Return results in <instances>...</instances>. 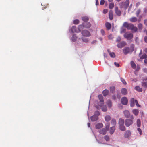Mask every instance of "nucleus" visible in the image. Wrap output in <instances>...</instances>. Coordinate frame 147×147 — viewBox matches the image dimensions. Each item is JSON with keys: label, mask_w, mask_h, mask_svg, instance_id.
<instances>
[{"label": "nucleus", "mask_w": 147, "mask_h": 147, "mask_svg": "<svg viewBox=\"0 0 147 147\" xmlns=\"http://www.w3.org/2000/svg\"><path fill=\"white\" fill-rule=\"evenodd\" d=\"M124 27L126 28L128 30H131L133 32H136L137 30V28L135 27L134 25L131 23H129L127 22H125L123 24Z\"/></svg>", "instance_id": "1"}, {"label": "nucleus", "mask_w": 147, "mask_h": 147, "mask_svg": "<svg viewBox=\"0 0 147 147\" xmlns=\"http://www.w3.org/2000/svg\"><path fill=\"white\" fill-rule=\"evenodd\" d=\"M129 119H127L125 120V125L127 127H129L133 123V120L134 117L133 115H131Z\"/></svg>", "instance_id": "2"}, {"label": "nucleus", "mask_w": 147, "mask_h": 147, "mask_svg": "<svg viewBox=\"0 0 147 147\" xmlns=\"http://www.w3.org/2000/svg\"><path fill=\"white\" fill-rule=\"evenodd\" d=\"M129 5V1L126 0L125 2H122L120 4V7L121 8H123L125 9H126L128 7Z\"/></svg>", "instance_id": "3"}, {"label": "nucleus", "mask_w": 147, "mask_h": 147, "mask_svg": "<svg viewBox=\"0 0 147 147\" xmlns=\"http://www.w3.org/2000/svg\"><path fill=\"white\" fill-rule=\"evenodd\" d=\"M98 98L100 100V103L98 105L95 106L98 109H100L102 105L104 103V100L103 99V97L101 94H100L98 96Z\"/></svg>", "instance_id": "4"}, {"label": "nucleus", "mask_w": 147, "mask_h": 147, "mask_svg": "<svg viewBox=\"0 0 147 147\" xmlns=\"http://www.w3.org/2000/svg\"><path fill=\"white\" fill-rule=\"evenodd\" d=\"M82 25H79L78 28H77L76 26H74L71 28V31L72 33L80 32L81 31L80 29L82 28Z\"/></svg>", "instance_id": "5"}, {"label": "nucleus", "mask_w": 147, "mask_h": 147, "mask_svg": "<svg viewBox=\"0 0 147 147\" xmlns=\"http://www.w3.org/2000/svg\"><path fill=\"white\" fill-rule=\"evenodd\" d=\"M133 34L132 33H126L124 35V37L127 40H130L133 38Z\"/></svg>", "instance_id": "6"}, {"label": "nucleus", "mask_w": 147, "mask_h": 147, "mask_svg": "<svg viewBox=\"0 0 147 147\" xmlns=\"http://www.w3.org/2000/svg\"><path fill=\"white\" fill-rule=\"evenodd\" d=\"M82 34L84 36L89 37L90 36V32L87 30H84L82 31Z\"/></svg>", "instance_id": "7"}, {"label": "nucleus", "mask_w": 147, "mask_h": 147, "mask_svg": "<svg viewBox=\"0 0 147 147\" xmlns=\"http://www.w3.org/2000/svg\"><path fill=\"white\" fill-rule=\"evenodd\" d=\"M121 103L123 105H126L128 103V100L127 98L125 97H124L122 98L121 100Z\"/></svg>", "instance_id": "8"}, {"label": "nucleus", "mask_w": 147, "mask_h": 147, "mask_svg": "<svg viewBox=\"0 0 147 147\" xmlns=\"http://www.w3.org/2000/svg\"><path fill=\"white\" fill-rule=\"evenodd\" d=\"M123 113L124 116L126 118H130L131 115H130V113L128 111L125 110L124 111Z\"/></svg>", "instance_id": "9"}, {"label": "nucleus", "mask_w": 147, "mask_h": 147, "mask_svg": "<svg viewBox=\"0 0 147 147\" xmlns=\"http://www.w3.org/2000/svg\"><path fill=\"white\" fill-rule=\"evenodd\" d=\"M123 52L124 54L127 55L129 52H131V50L129 47H126L123 49Z\"/></svg>", "instance_id": "10"}, {"label": "nucleus", "mask_w": 147, "mask_h": 147, "mask_svg": "<svg viewBox=\"0 0 147 147\" xmlns=\"http://www.w3.org/2000/svg\"><path fill=\"white\" fill-rule=\"evenodd\" d=\"M125 45L126 43L124 41H122L120 43H118L117 45V46L119 48H121L124 46Z\"/></svg>", "instance_id": "11"}, {"label": "nucleus", "mask_w": 147, "mask_h": 147, "mask_svg": "<svg viewBox=\"0 0 147 147\" xmlns=\"http://www.w3.org/2000/svg\"><path fill=\"white\" fill-rule=\"evenodd\" d=\"M105 25L107 30H109L111 29V23L108 22H106L105 23Z\"/></svg>", "instance_id": "12"}, {"label": "nucleus", "mask_w": 147, "mask_h": 147, "mask_svg": "<svg viewBox=\"0 0 147 147\" xmlns=\"http://www.w3.org/2000/svg\"><path fill=\"white\" fill-rule=\"evenodd\" d=\"M82 28H83V27H84L88 28H89L91 26V24L90 22H88L86 24H84L83 25H82Z\"/></svg>", "instance_id": "13"}, {"label": "nucleus", "mask_w": 147, "mask_h": 147, "mask_svg": "<svg viewBox=\"0 0 147 147\" xmlns=\"http://www.w3.org/2000/svg\"><path fill=\"white\" fill-rule=\"evenodd\" d=\"M131 134V132L129 131H127L125 132L124 134V136L126 138L129 137Z\"/></svg>", "instance_id": "14"}, {"label": "nucleus", "mask_w": 147, "mask_h": 147, "mask_svg": "<svg viewBox=\"0 0 147 147\" xmlns=\"http://www.w3.org/2000/svg\"><path fill=\"white\" fill-rule=\"evenodd\" d=\"M115 13H116V15L118 16H120L121 14V11L118 9V7H115Z\"/></svg>", "instance_id": "15"}, {"label": "nucleus", "mask_w": 147, "mask_h": 147, "mask_svg": "<svg viewBox=\"0 0 147 147\" xmlns=\"http://www.w3.org/2000/svg\"><path fill=\"white\" fill-rule=\"evenodd\" d=\"M107 51L111 57L114 58L115 57V54L114 52H110L109 49L107 50Z\"/></svg>", "instance_id": "16"}, {"label": "nucleus", "mask_w": 147, "mask_h": 147, "mask_svg": "<svg viewBox=\"0 0 147 147\" xmlns=\"http://www.w3.org/2000/svg\"><path fill=\"white\" fill-rule=\"evenodd\" d=\"M91 120L92 121H94L97 120L98 119V117L96 115H94L90 117Z\"/></svg>", "instance_id": "17"}, {"label": "nucleus", "mask_w": 147, "mask_h": 147, "mask_svg": "<svg viewBox=\"0 0 147 147\" xmlns=\"http://www.w3.org/2000/svg\"><path fill=\"white\" fill-rule=\"evenodd\" d=\"M121 93L124 95H126L127 93V90L125 88H122L121 91Z\"/></svg>", "instance_id": "18"}, {"label": "nucleus", "mask_w": 147, "mask_h": 147, "mask_svg": "<svg viewBox=\"0 0 147 147\" xmlns=\"http://www.w3.org/2000/svg\"><path fill=\"white\" fill-rule=\"evenodd\" d=\"M103 126V125L102 123H99L97 124L96 125V129H98L102 127Z\"/></svg>", "instance_id": "19"}, {"label": "nucleus", "mask_w": 147, "mask_h": 147, "mask_svg": "<svg viewBox=\"0 0 147 147\" xmlns=\"http://www.w3.org/2000/svg\"><path fill=\"white\" fill-rule=\"evenodd\" d=\"M124 119L122 118H120L119 120V126L124 125Z\"/></svg>", "instance_id": "20"}, {"label": "nucleus", "mask_w": 147, "mask_h": 147, "mask_svg": "<svg viewBox=\"0 0 147 147\" xmlns=\"http://www.w3.org/2000/svg\"><path fill=\"white\" fill-rule=\"evenodd\" d=\"M99 132L100 134L104 135L106 134L107 131L106 129L105 128H102V129L99 130Z\"/></svg>", "instance_id": "21"}, {"label": "nucleus", "mask_w": 147, "mask_h": 147, "mask_svg": "<svg viewBox=\"0 0 147 147\" xmlns=\"http://www.w3.org/2000/svg\"><path fill=\"white\" fill-rule=\"evenodd\" d=\"M132 112L135 115V116H137L139 113V110H138L137 109H133L132 110Z\"/></svg>", "instance_id": "22"}, {"label": "nucleus", "mask_w": 147, "mask_h": 147, "mask_svg": "<svg viewBox=\"0 0 147 147\" xmlns=\"http://www.w3.org/2000/svg\"><path fill=\"white\" fill-rule=\"evenodd\" d=\"M115 130V127L113 126L111 127L110 129V133L111 134H113Z\"/></svg>", "instance_id": "23"}, {"label": "nucleus", "mask_w": 147, "mask_h": 147, "mask_svg": "<svg viewBox=\"0 0 147 147\" xmlns=\"http://www.w3.org/2000/svg\"><path fill=\"white\" fill-rule=\"evenodd\" d=\"M135 100L134 98H132L130 100V106L131 107L134 106L135 105Z\"/></svg>", "instance_id": "24"}, {"label": "nucleus", "mask_w": 147, "mask_h": 147, "mask_svg": "<svg viewBox=\"0 0 147 147\" xmlns=\"http://www.w3.org/2000/svg\"><path fill=\"white\" fill-rule=\"evenodd\" d=\"M111 118L110 116L107 115L105 116V119L106 121L108 122L111 120Z\"/></svg>", "instance_id": "25"}, {"label": "nucleus", "mask_w": 147, "mask_h": 147, "mask_svg": "<svg viewBox=\"0 0 147 147\" xmlns=\"http://www.w3.org/2000/svg\"><path fill=\"white\" fill-rule=\"evenodd\" d=\"M82 19L83 21L85 22H87L88 21L89 18L88 16H84L82 17Z\"/></svg>", "instance_id": "26"}, {"label": "nucleus", "mask_w": 147, "mask_h": 147, "mask_svg": "<svg viewBox=\"0 0 147 147\" xmlns=\"http://www.w3.org/2000/svg\"><path fill=\"white\" fill-rule=\"evenodd\" d=\"M109 18L111 20H112L113 18V12L111 10L110 11L109 13Z\"/></svg>", "instance_id": "27"}, {"label": "nucleus", "mask_w": 147, "mask_h": 147, "mask_svg": "<svg viewBox=\"0 0 147 147\" xmlns=\"http://www.w3.org/2000/svg\"><path fill=\"white\" fill-rule=\"evenodd\" d=\"M135 89L139 92H142V89L138 86H136L135 87Z\"/></svg>", "instance_id": "28"}, {"label": "nucleus", "mask_w": 147, "mask_h": 147, "mask_svg": "<svg viewBox=\"0 0 147 147\" xmlns=\"http://www.w3.org/2000/svg\"><path fill=\"white\" fill-rule=\"evenodd\" d=\"M109 92V90H108L105 89L102 92V94L104 96H106L108 95Z\"/></svg>", "instance_id": "29"}, {"label": "nucleus", "mask_w": 147, "mask_h": 147, "mask_svg": "<svg viewBox=\"0 0 147 147\" xmlns=\"http://www.w3.org/2000/svg\"><path fill=\"white\" fill-rule=\"evenodd\" d=\"M119 129L122 131H124L126 130L125 127L124 125L119 126Z\"/></svg>", "instance_id": "30"}, {"label": "nucleus", "mask_w": 147, "mask_h": 147, "mask_svg": "<svg viewBox=\"0 0 147 147\" xmlns=\"http://www.w3.org/2000/svg\"><path fill=\"white\" fill-rule=\"evenodd\" d=\"M111 123L113 125V126L115 127L116 124V121L115 119H112L111 121Z\"/></svg>", "instance_id": "31"}, {"label": "nucleus", "mask_w": 147, "mask_h": 147, "mask_svg": "<svg viewBox=\"0 0 147 147\" xmlns=\"http://www.w3.org/2000/svg\"><path fill=\"white\" fill-rule=\"evenodd\" d=\"M77 37L76 36V34H74L72 37L71 40L72 41L75 42L77 40Z\"/></svg>", "instance_id": "32"}, {"label": "nucleus", "mask_w": 147, "mask_h": 147, "mask_svg": "<svg viewBox=\"0 0 147 147\" xmlns=\"http://www.w3.org/2000/svg\"><path fill=\"white\" fill-rule=\"evenodd\" d=\"M130 20L132 22H135L137 21V19L135 17H132L130 19Z\"/></svg>", "instance_id": "33"}, {"label": "nucleus", "mask_w": 147, "mask_h": 147, "mask_svg": "<svg viewBox=\"0 0 147 147\" xmlns=\"http://www.w3.org/2000/svg\"><path fill=\"white\" fill-rule=\"evenodd\" d=\"M131 65L133 69H135L136 68V65L133 61H131Z\"/></svg>", "instance_id": "34"}, {"label": "nucleus", "mask_w": 147, "mask_h": 147, "mask_svg": "<svg viewBox=\"0 0 147 147\" xmlns=\"http://www.w3.org/2000/svg\"><path fill=\"white\" fill-rule=\"evenodd\" d=\"M142 85L145 87H147V82H141Z\"/></svg>", "instance_id": "35"}, {"label": "nucleus", "mask_w": 147, "mask_h": 147, "mask_svg": "<svg viewBox=\"0 0 147 147\" xmlns=\"http://www.w3.org/2000/svg\"><path fill=\"white\" fill-rule=\"evenodd\" d=\"M134 44H131L130 45V49L131 50V52L132 53L134 49Z\"/></svg>", "instance_id": "36"}, {"label": "nucleus", "mask_w": 147, "mask_h": 147, "mask_svg": "<svg viewBox=\"0 0 147 147\" xmlns=\"http://www.w3.org/2000/svg\"><path fill=\"white\" fill-rule=\"evenodd\" d=\"M107 104L109 107H111L112 106V103L111 100H109L107 102Z\"/></svg>", "instance_id": "37"}, {"label": "nucleus", "mask_w": 147, "mask_h": 147, "mask_svg": "<svg viewBox=\"0 0 147 147\" xmlns=\"http://www.w3.org/2000/svg\"><path fill=\"white\" fill-rule=\"evenodd\" d=\"M115 86H112L110 87V91L112 93H113L115 90Z\"/></svg>", "instance_id": "38"}, {"label": "nucleus", "mask_w": 147, "mask_h": 147, "mask_svg": "<svg viewBox=\"0 0 147 147\" xmlns=\"http://www.w3.org/2000/svg\"><path fill=\"white\" fill-rule=\"evenodd\" d=\"M102 110L103 111L105 112L107 110V107L106 105H104L102 108Z\"/></svg>", "instance_id": "39"}, {"label": "nucleus", "mask_w": 147, "mask_h": 147, "mask_svg": "<svg viewBox=\"0 0 147 147\" xmlns=\"http://www.w3.org/2000/svg\"><path fill=\"white\" fill-rule=\"evenodd\" d=\"M137 126L138 127H140L141 125V121L139 119H138L137 120Z\"/></svg>", "instance_id": "40"}, {"label": "nucleus", "mask_w": 147, "mask_h": 147, "mask_svg": "<svg viewBox=\"0 0 147 147\" xmlns=\"http://www.w3.org/2000/svg\"><path fill=\"white\" fill-rule=\"evenodd\" d=\"M114 7V4L113 3H111L109 4V7L110 9H112Z\"/></svg>", "instance_id": "41"}, {"label": "nucleus", "mask_w": 147, "mask_h": 147, "mask_svg": "<svg viewBox=\"0 0 147 147\" xmlns=\"http://www.w3.org/2000/svg\"><path fill=\"white\" fill-rule=\"evenodd\" d=\"M147 58V55L145 54H144L142 56L140 57V59H146Z\"/></svg>", "instance_id": "42"}, {"label": "nucleus", "mask_w": 147, "mask_h": 147, "mask_svg": "<svg viewBox=\"0 0 147 147\" xmlns=\"http://www.w3.org/2000/svg\"><path fill=\"white\" fill-rule=\"evenodd\" d=\"M141 12V10L140 9H139L136 11V14L137 16H138L140 14Z\"/></svg>", "instance_id": "43"}, {"label": "nucleus", "mask_w": 147, "mask_h": 147, "mask_svg": "<svg viewBox=\"0 0 147 147\" xmlns=\"http://www.w3.org/2000/svg\"><path fill=\"white\" fill-rule=\"evenodd\" d=\"M104 138L106 141H108L109 140V137L108 135H106L104 137Z\"/></svg>", "instance_id": "44"}, {"label": "nucleus", "mask_w": 147, "mask_h": 147, "mask_svg": "<svg viewBox=\"0 0 147 147\" xmlns=\"http://www.w3.org/2000/svg\"><path fill=\"white\" fill-rule=\"evenodd\" d=\"M79 21L78 19H76L74 20L73 22L74 24H77L79 23Z\"/></svg>", "instance_id": "45"}, {"label": "nucleus", "mask_w": 147, "mask_h": 147, "mask_svg": "<svg viewBox=\"0 0 147 147\" xmlns=\"http://www.w3.org/2000/svg\"><path fill=\"white\" fill-rule=\"evenodd\" d=\"M100 115V112L98 111H96L95 112L94 114V115H96V116L98 117Z\"/></svg>", "instance_id": "46"}, {"label": "nucleus", "mask_w": 147, "mask_h": 147, "mask_svg": "<svg viewBox=\"0 0 147 147\" xmlns=\"http://www.w3.org/2000/svg\"><path fill=\"white\" fill-rule=\"evenodd\" d=\"M121 81L122 82V83L124 85H126L127 84L125 80L124 79H123L122 78H121Z\"/></svg>", "instance_id": "47"}, {"label": "nucleus", "mask_w": 147, "mask_h": 147, "mask_svg": "<svg viewBox=\"0 0 147 147\" xmlns=\"http://www.w3.org/2000/svg\"><path fill=\"white\" fill-rule=\"evenodd\" d=\"M142 25L141 23H139L138 26V28L140 29H142Z\"/></svg>", "instance_id": "48"}, {"label": "nucleus", "mask_w": 147, "mask_h": 147, "mask_svg": "<svg viewBox=\"0 0 147 147\" xmlns=\"http://www.w3.org/2000/svg\"><path fill=\"white\" fill-rule=\"evenodd\" d=\"M135 41L137 44H139V39L138 37H136V38Z\"/></svg>", "instance_id": "49"}, {"label": "nucleus", "mask_w": 147, "mask_h": 147, "mask_svg": "<svg viewBox=\"0 0 147 147\" xmlns=\"http://www.w3.org/2000/svg\"><path fill=\"white\" fill-rule=\"evenodd\" d=\"M82 39L83 41L84 42H87L88 41V40L87 38H82Z\"/></svg>", "instance_id": "50"}, {"label": "nucleus", "mask_w": 147, "mask_h": 147, "mask_svg": "<svg viewBox=\"0 0 147 147\" xmlns=\"http://www.w3.org/2000/svg\"><path fill=\"white\" fill-rule=\"evenodd\" d=\"M135 103L137 106L139 107H140V105L138 104L137 100H135Z\"/></svg>", "instance_id": "51"}, {"label": "nucleus", "mask_w": 147, "mask_h": 147, "mask_svg": "<svg viewBox=\"0 0 147 147\" xmlns=\"http://www.w3.org/2000/svg\"><path fill=\"white\" fill-rule=\"evenodd\" d=\"M101 33L104 36L105 34V32L104 30L103 29H101L100 30Z\"/></svg>", "instance_id": "52"}, {"label": "nucleus", "mask_w": 147, "mask_h": 147, "mask_svg": "<svg viewBox=\"0 0 147 147\" xmlns=\"http://www.w3.org/2000/svg\"><path fill=\"white\" fill-rule=\"evenodd\" d=\"M121 40V38L120 37L118 36L116 39V41L117 42H119Z\"/></svg>", "instance_id": "53"}, {"label": "nucleus", "mask_w": 147, "mask_h": 147, "mask_svg": "<svg viewBox=\"0 0 147 147\" xmlns=\"http://www.w3.org/2000/svg\"><path fill=\"white\" fill-rule=\"evenodd\" d=\"M105 3L104 0H101L100 1V4L101 5H103Z\"/></svg>", "instance_id": "54"}, {"label": "nucleus", "mask_w": 147, "mask_h": 147, "mask_svg": "<svg viewBox=\"0 0 147 147\" xmlns=\"http://www.w3.org/2000/svg\"><path fill=\"white\" fill-rule=\"evenodd\" d=\"M137 130L139 132L140 134L141 135L142 134V130L140 128H138L137 129Z\"/></svg>", "instance_id": "55"}, {"label": "nucleus", "mask_w": 147, "mask_h": 147, "mask_svg": "<svg viewBox=\"0 0 147 147\" xmlns=\"http://www.w3.org/2000/svg\"><path fill=\"white\" fill-rule=\"evenodd\" d=\"M114 64L117 67H119L120 66L119 64L116 62H115Z\"/></svg>", "instance_id": "56"}, {"label": "nucleus", "mask_w": 147, "mask_h": 147, "mask_svg": "<svg viewBox=\"0 0 147 147\" xmlns=\"http://www.w3.org/2000/svg\"><path fill=\"white\" fill-rule=\"evenodd\" d=\"M108 12V10L107 9H104L103 10V13L104 14Z\"/></svg>", "instance_id": "57"}, {"label": "nucleus", "mask_w": 147, "mask_h": 147, "mask_svg": "<svg viewBox=\"0 0 147 147\" xmlns=\"http://www.w3.org/2000/svg\"><path fill=\"white\" fill-rule=\"evenodd\" d=\"M144 40L145 42L147 43V36H145L144 38Z\"/></svg>", "instance_id": "58"}, {"label": "nucleus", "mask_w": 147, "mask_h": 147, "mask_svg": "<svg viewBox=\"0 0 147 147\" xmlns=\"http://www.w3.org/2000/svg\"><path fill=\"white\" fill-rule=\"evenodd\" d=\"M144 24L147 26V19H145L144 21Z\"/></svg>", "instance_id": "59"}, {"label": "nucleus", "mask_w": 147, "mask_h": 147, "mask_svg": "<svg viewBox=\"0 0 147 147\" xmlns=\"http://www.w3.org/2000/svg\"><path fill=\"white\" fill-rule=\"evenodd\" d=\"M144 12L145 13H147V9L146 8H144Z\"/></svg>", "instance_id": "60"}, {"label": "nucleus", "mask_w": 147, "mask_h": 147, "mask_svg": "<svg viewBox=\"0 0 147 147\" xmlns=\"http://www.w3.org/2000/svg\"><path fill=\"white\" fill-rule=\"evenodd\" d=\"M108 38L109 39H112L113 38L112 35H109L108 36Z\"/></svg>", "instance_id": "61"}, {"label": "nucleus", "mask_w": 147, "mask_h": 147, "mask_svg": "<svg viewBox=\"0 0 147 147\" xmlns=\"http://www.w3.org/2000/svg\"><path fill=\"white\" fill-rule=\"evenodd\" d=\"M99 3L98 0H96V5H98Z\"/></svg>", "instance_id": "62"}, {"label": "nucleus", "mask_w": 147, "mask_h": 147, "mask_svg": "<svg viewBox=\"0 0 147 147\" xmlns=\"http://www.w3.org/2000/svg\"><path fill=\"white\" fill-rule=\"evenodd\" d=\"M144 72L147 73V69H144Z\"/></svg>", "instance_id": "63"}, {"label": "nucleus", "mask_w": 147, "mask_h": 147, "mask_svg": "<svg viewBox=\"0 0 147 147\" xmlns=\"http://www.w3.org/2000/svg\"><path fill=\"white\" fill-rule=\"evenodd\" d=\"M144 62L145 63L147 64V59H144Z\"/></svg>", "instance_id": "64"}]
</instances>
